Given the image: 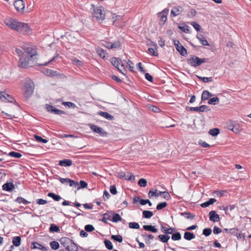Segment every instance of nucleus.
Masks as SVG:
<instances>
[{
    "label": "nucleus",
    "instance_id": "nucleus-1",
    "mask_svg": "<svg viewBox=\"0 0 251 251\" xmlns=\"http://www.w3.org/2000/svg\"><path fill=\"white\" fill-rule=\"evenodd\" d=\"M4 23L8 27L22 34L28 33L30 30L27 24L17 21L12 18L5 19Z\"/></svg>",
    "mask_w": 251,
    "mask_h": 251
},
{
    "label": "nucleus",
    "instance_id": "nucleus-2",
    "mask_svg": "<svg viewBox=\"0 0 251 251\" xmlns=\"http://www.w3.org/2000/svg\"><path fill=\"white\" fill-rule=\"evenodd\" d=\"M34 89L33 82L30 79L26 80L24 83V93L26 99H28L33 94Z\"/></svg>",
    "mask_w": 251,
    "mask_h": 251
},
{
    "label": "nucleus",
    "instance_id": "nucleus-3",
    "mask_svg": "<svg viewBox=\"0 0 251 251\" xmlns=\"http://www.w3.org/2000/svg\"><path fill=\"white\" fill-rule=\"evenodd\" d=\"M32 58L28 56L23 55L22 57L19 58V67L22 68H26L28 67H30V61Z\"/></svg>",
    "mask_w": 251,
    "mask_h": 251
},
{
    "label": "nucleus",
    "instance_id": "nucleus-4",
    "mask_svg": "<svg viewBox=\"0 0 251 251\" xmlns=\"http://www.w3.org/2000/svg\"><path fill=\"white\" fill-rule=\"evenodd\" d=\"M1 102L14 103L16 102L15 99L5 91H1Z\"/></svg>",
    "mask_w": 251,
    "mask_h": 251
},
{
    "label": "nucleus",
    "instance_id": "nucleus-5",
    "mask_svg": "<svg viewBox=\"0 0 251 251\" xmlns=\"http://www.w3.org/2000/svg\"><path fill=\"white\" fill-rule=\"evenodd\" d=\"M187 111H196V112H205L210 110L209 106L206 105H202L199 107H189L186 106L185 108Z\"/></svg>",
    "mask_w": 251,
    "mask_h": 251
},
{
    "label": "nucleus",
    "instance_id": "nucleus-6",
    "mask_svg": "<svg viewBox=\"0 0 251 251\" xmlns=\"http://www.w3.org/2000/svg\"><path fill=\"white\" fill-rule=\"evenodd\" d=\"M90 128L93 131L100 134L101 136L106 137L107 136V133L100 127H99L95 125L90 124Z\"/></svg>",
    "mask_w": 251,
    "mask_h": 251
},
{
    "label": "nucleus",
    "instance_id": "nucleus-7",
    "mask_svg": "<svg viewBox=\"0 0 251 251\" xmlns=\"http://www.w3.org/2000/svg\"><path fill=\"white\" fill-rule=\"evenodd\" d=\"M111 64L115 67L121 73L125 74V73L120 69L119 65H121V67H124V65L122 63L121 59L119 58L113 57L110 59Z\"/></svg>",
    "mask_w": 251,
    "mask_h": 251
},
{
    "label": "nucleus",
    "instance_id": "nucleus-8",
    "mask_svg": "<svg viewBox=\"0 0 251 251\" xmlns=\"http://www.w3.org/2000/svg\"><path fill=\"white\" fill-rule=\"evenodd\" d=\"M46 107L47 110L50 113H53L56 115H60L62 114H65V112L61 110L55 108L53 106L46 104Z\"/></svg>",
    "mask_w": 251,
    "mask_h": 251
},
{
    "label": "nucleus",
    "instance_id": "nucleus-9",
    "mask_svg": "<svg viewBox=\"0 0 251 251\" xmlns=\"http://www.w3.org/2000/svg\"><path fill=\"white\" fill-rule=\"evenodd\" d=\"M101 8L96 7L94 9L93 15L97 20H103L105 19V15L102 13Z\"/></svg>",
    "mask_w": 251,
    "mask_h": 251
},
{
    "label": "nucleus",
    "instance_id": "nucleus-10",
    "mask_svg": "<svg viewBox=\"0 0 251 251\" xmlns=\"http://www.w3.org/2000/svg\"><path fill=\"white\" fill-rule=\"evenodd\" d=\"M191 57L190 58L187 59V63L191 66L194 67L200 66V58L195 55H191Z\"/></svg>",
    "mask_w": 251,
    "mask_h": 251
},
{
    "label": "nucleus",
    "instance_id": "nucleus-11",
    "mask_svg": "<svg viewBox=\"0 0 251 251\" xmlns=\"http://www.w3.org/2000/svg\"><path fill=\"white\" fill-rule=\"evenodd\" d=\"M118 177L120 178H125V179L130 181H134L135 180L134 175L130 173L126 174L123 172H120L118 173Z\"/></svg>",
    "mask_w": 251,
    "mask_h": 251
},
{
    "label": "nucleus",
    "instance_id": "nucleus-12",
    "mask_svg": "<svg viewBox=\"0 0 251 251\" xmlns=\"http://www.w3.org/2000/svg\"><path fill=\"white\" fill-rule=\"evenodd\" d=\"M183 11L184 8L180 6L173 7L171 12V16L176 17L180 14Z\"/></svg>",
    "mask_w": 251,
    "mask_h": 251
},
{
    "label": "nucleus",
    "instance_id": "nucleus-13",
    "mask_svg": "<svg viewBox=\"0 0 251 251\" xmlns=\"http://www.w3.org/2000/svg\"><path fill=\"white\" fill-rule=\"evenodd\" d=\"M14 5L17 11L23 12L25 8V2L23 0H16L14 1Z\"/></svg>",
    "mask_w": 251,
    "mask_h": 251
},
{
    "label": "nucleus",
    "instance_id": "nucleus-14",
    "mask_svg": "<svg viewBox=\"0 0 251 251\" xmlns=\"http://www.w3.org/2000/svg\"><path fill=\"white\" fill-rule=\"evenodd\" d=\"M59 180L62 183H69V185L70 186H79V183L77 182H75L74 180L71 179L69 178H61L59 177Z\"/></svg>",
    "mask_w": 251,
    "mask_h": 251
},
{
    "label": "nucleus",
    "instance_id": "nucleus-15",
    "mask_svg": "<svg viewBox=\"0 0 251 251\" xmlns=\"http://www.w3.org/2000/svg\"><path fill=\"white\" fill-rule=\"evenodd\" d=\"M3 155H6L11 157L15 158H20L22 156V155L18 152L12 151H10V152H9L8 153H7L6 152H4L3 151H1V156Z\"/></svg>",
    "mask_w": 251,
    "mask_h": 251
},
{
    "label": "nucleus",
    "instance_id": "nucleus-16",
    "mask_svg": "<svg viewBox=\"0 0 251 251\" xmlns=\"http://www.w3.org/2000/svg\"><path fill=\"white\" fill-rule=\"evenodd\" d=\"M210 221L215 223L219 222L220 220L219 215L216 213L215 211L212 210L209 213Z\"/></svg>",
    "mask_w": 251,
    "mask_h": 251
},
{
    "label": "nucleus",
    "instance_id": "nucleus-17",
    "mask_svg": "<svg viewBox=\"0 0 251 251\" xmlns=\"http://www.w3.org/2000/svg\"><path fill=\"white\" fill-rule=\"evenodd\" d=\"M24 50V54L25 56H28L30 57H33L36 54V52L35 51L33 50L29 47H25L23 48Z\"/></svg>",
    "mask_w": 251,
    "mask_h": 251
},
{
    "label": "nucleus",
    "instance_id": "nucleus-18",
    "mask_svg": "<svg viewBox=\"0 0 251 251\" xmlns=\"http://www.w3.org/2000/svg\"><path fill=\"white\" fill-rule=\"evenodd\" d=\"M72 240L66 237H62L60 240L61 244L62 245L66 250L68 248L70 244L72 243Z\"/></svg>",
    "mask_w": 251,
    "mask_h": 251
},
{
    "label": "nucleus",
    "instance_id": "nucleus-19",
    "mask_svg": "<svg viewBox=\"0 0 251 251\" xmlns=\"http://www.w3.org/2000/svg\"><path fill=\"white\" fill-rule=\"evenodd\" d=\"M2 188L4 191L10 192L14 189V185L13 182H6L2 186Z\"/></svg>",
    "mask_w": 251,
    "mask_h": 251
},
{
    "label": "nucleus",
    "instance_id": "nucleus-20",
    "mask_svg": "<svg viewBox=\"0 0 251 251\" xmlns=\"http://www.w3.org/2000/svg\"><path fill=\"white\" fill-rule=\"evenodd\" d=\"M58 164L61 166L69 167L72 165V161L69 159H64L60 160Z\"/></svg>",
    "mask_w": 251,
    "mask_h": 251
},
{
    "label": "nucleus",
    "instance_id": "nucleus-21",
    "mask_svg": "<svg viewBox=\"0 0 251 251\" xmlns=\"http://www.w3.org/2000/svg\"><path fill=\"white\" fill-rule=\"evenodd\" d=\"M31 248L32 249H39L42 251H47L48 249V248L43 246L37 242H33L32 246H31Z\"/></svg>",
    "mask_w": 251,
    "mask_h": 251
},
{
    "label": "nucleus",
    "instance_id": "nucleus-22",
    "mask_svg": "<svg viewBox=\"0 0 251 251\" xmlns=\"http://www.w3.org/2000/svg\"><path fill=\"white\" fill-rule=\"evenodd\" d=\"M197 38L203 46H209L207 41L201 34H198L197 35Z\"/></svg>",
    "mask_w": 251,
    "mask_h": 251
},
{
    "label": "nucleus",
    "instance_id": "nucleus-23",
    "mask_svg": "<svg viewBox=\"0 0 251 251\" xmlns=\"http://www.w3.org/2000/svg\"><path fill=\"white\" fill-rule=\"evenodd\" d=\"M176 48L177 51L179 52L181 55L185 56L187 54L186 49L181 44L177 46V47H176Z\"/></svg>",
    "mask_w": 251,
    "mask_h": 251
},
{
    "label": "nucleus",
    "instance_id": "nucleus-24",
    "mask_svg": "<svg viewBox=\"0 0 251 251\" xmlns=\"http://www.w3.org/2000/svg\"><path fill=\"white\" fill-rule=\"evenodd\" d=\"M231 126L232 128H230V130L234 133H238L241 131V128L240 125L238 124H236L234 122H231Z\"/></svg>",
    "mask_w": 251,
    "mask_h": 251
},
{
    "label": "nucleus",
    "instance_id": "nucleus-25",
    "mask_svg": "<svg viewBox=\"0 0 251 251\" xmlns=\"http://www.w3.org/2000/svg\"><path fill=\"white\" fill-rule=\"evenodd\" d=\"M213 95L210 93L207 90H204L201 95V100H206L209 99V98L212 97Z\"/></svg>",
    "mask_w": 251,
    "mask_h": 251
},
{
    "label": "nucleus",
    "instance_id": "nucleus-26",
    "mask_svg": "<svg viewBox=\"0 0 251 251\" xmlns=\"http://www.w3.org/2000/svg\"><path fill=\"white\" fill-rule=\"evenodd\" d=\"M98 115L109 120H113L114 119L113 116H112L111 114L106 112L99 111L98 113Z\"/></svg>",
    "mask_w": 251,
    "mask_h": 251
},
{
    "label": "nucleus",
    "instance_id": "nucleus-27",
    "mask_svg": "<svg viewBox=\"0 0 251 251\" xmlns=\"http://www.w3.org/2000/svg\"><path fill=\"white\" fill-rule=\"evenodd\" d=\"M143 229L146 231H149L153 233H156L158 231L155 226L152 225H144L143 226Z\"/></svg>",
    "mask_w": 251,
    "mask_h": 251
},
{
    "label": "nucleus",
    "instance_id": "nucleus-28",
    "mask_svg": "<svg viewBox=\"0 0 251 251\" xmlns=\"http://www.w3.org/2000/svg\"><path fill=\"white\" fill-rule=\"evenodd\" d=\"M216 201V200L214 198H210L207 201L201 203V206L202 207L205 208L208 206H209L211 204H213Z\"/></svg>",
    "mask_w": 251,
    "mask_h": 251
},
{
    "label": "nucleus",
    "instance_id": "nucleus-29",
    "mask_svg": "<svg viewBox=\"0 0 251 251\" xmlns=\"http://www.w3.org/2000/svg\"><path fill=\"white\" fill-rule=\"evenodd\" d=\"M195 238V235L193 232L186 231L184 234V238L185 240L190 241Z\"/></svg>",
    "mask_w": 251,
    "mask_h": 251
},
{
    "label": "nucleus",
    "instance_id": "nucleus-30",
    "mask_svg": "<svg viewBox=\"0 0 251 251\" xmlns=\"http://www.w3.org/2000/svg\"><path fill=\"white\" fill-rule=\"evenodd\" d=\"M21 238L20 236H15L13 238L12 243L14 246L19 247L21 244Z\"/></svg>",
    "mask_w": 251,
    "mask_h": 251
},
{
    "label": "nucleus",
    "instance_id": "nucleus-31",
    "mask_svg": "<svg viewBox=\"0 0 251 251\" xmlns=\"http://www.w3.org/2000/svg\"><path fill=\"white\" fill-rule=\"evenodd\" d=\"M72 242L66 250L68 251H77L78 247L77 245L73 241Z\"/></svg>",
    "mask_w": 251,
    "mask_h": 251
},
{
    "label": "nucleus",
    "instance_id": "nucleus-32",
    "mask_svg": "<svg viewBox=\"0 0 251 251\" xmlns=\"http://www.w3.org/2000/svg\"><path fill=\"white\" fill-rule=\"evenodd\" d=\"M49 231L50 232H59L60 231V228L57 225L52 224L50 225Z\"/></svg>",
    "mask_w": 251,
    "mask_h": 251
},
{
    "label": "nucleus",
    "instance_id": "nucleus-33",
    "mask_svg": "<svg viewBox=\"0 0 251 251\" xmlns=\"http://www.w3.org/2000/svg\"><path fill=\"white\" fill-rule=\"evenodd\" d=\"M158 238L163 243H167L170 239V236L166 234H161L158 236Z\"/></svg>",
    "mask_w": 251,
    "mask_h": 251
},
{
    "label": "nucleus",
    "instance_id": "nucleus-34",
    "mask_svg": "<svg viewBox=\"0 0 251 251\" xmlns=\"http://www.w3.org/2000/svg\"><path fill=\"white\" fill-rule=\"evenodd\" d=\"M48 196L51 198L54 201H58L62 199V198L58 195H56L53 193L50 192L48 194Z\"/></svg>",
    "mask_w": 251,
    "mask_h": 251
},
{
    "label": "nucleus",
    "instance_id": "nucleus-35",
    "mask_svg": "<svg viewBox=\"0 0 251 251\" xmlns=\"http://www.w3.org/2000/svg\"><path fill=\"white\" fill-rule=\"evenodd\" d=\"M180 214L181 216L185 217L186 218L190 220H193L195 217V215L192 214L191 213L189 212L180 213Z\"/></svg>",
    "mask_w": 251,
    "mask_h": 251
},
{
    "label": "nucleus",
    "instance_id": "nucleus-36",
    "mask_svg": "<svg viewBox=\"0 0 251 251\" xmlns=\"http://www.w3.org/2000/svg\"><path fill=\"white\" fill-rule=\"evenodd\" d=\"M96 52L102 58L105 57L106 51L101 48H98L96 49Z\"/></svg>",
    "mask_w": 251,
    "mask_h": 251
},
{
    "label": "nucleus",
    "instance_id": "nucleus-37",
    "mask_svg": "<svg viewBox=\"0 0 251 251\" xmlns=\"http://www.w3.org/2000/svg\"><path fill=\"white\" fill-rule=\"evenodd\" d=\"M208 133L212 136H216L220 133V129L218 128H214L210 129Z\"/></svg>",
    "mask_w": 251,
    "mask_h": 251
},
{
    "label": "nucleus",
    "instance_id": "nucleus-38",
    "mask_svg": "<svg viewBox=\"0 0 251 251\" xmlns=\"http://www.w3.org/2000/svg\"><path fill=\"white\" fill-rule=\"evenodd\" d=\"M153 216V213L151 211L144 210L143 211V217L145 218L149 219Z\"/></svg>",
    "mask_w": 251,
    "mask_h": 251
},
{
    "label": "nucleus",
    "instance_id": "nucleus-39",
    "mask_svg": "<svg viewBox=\"0 0 251 251\" xmlns=\"http://www.w3.org/2000/svg\"><path fill=\"white\" fill-rule=\"evenodd\" d=\"M15 201L18 202L19 203H24L25 204L30 203V201H27L24 198L21 197H18V198H17V199L15 200Z\"/></svg>",
    "mask_w": 251,
    "mask_h": 251
},
{
    "label": "nucleus",
    "instance_id": "nucleus-40",
    "mask_svg": "<svg viewBox=\"0 0 251 251\" xmlns=\"http://www.w3.org/2000/svg\"><path fill=\"white\" fill-rule=\"evenodd\" d=\"M219 99L217 97H216L210 99L208 101V103L209 104L215 105L219 103Z\"/></svg>",
    "mask_w": 251,
    "mask_h": 251
},
{
    "label": "nucleus",
    "instance_id": "nucleus-41",
    "mask_svg": "<svg viewBox=\"0 0 251 251\" xmlns=\"http://www.w3.org/2000/svg\"><path fill=\"white\" fill-rule=\"evenodd\" d=\"M104 243L105 246V247L109 250H111L113 248V246L112 245V242L108 240V239H105L104 240Z\"/></svg>",
    "mask_w": 251,
    "mask_h": 251
},
{
    "label": "nucleus",
    "instance_id": "nucleus-42",
    "mask_svg": "<svg viewBox=\"0 0 251 251\" xmlns=\"http://www.w3.org/2000/svg\"><path fill=\"white\" fill-rule=\"evenodd\" d=\"M122 220V217L118 213H114L113 215L112 221L114 223H117Z\"/></svg>",
    "mask_w": 251,
    "mask_h": 251
},
{
    "label": "nucleus",
    "instance_id": "nucleus-43",
    "mask_svg": "<svg viewBox=\"0 0 251 251\" xmlns=\"http://www.w3.org/2000/svg\"><path fill=\"white\" fill-rule=\"evenodd\" d=\"M111 238L119 243H122L123 241V237L120 235H113L111 236Z\"/></svg>",
    "mask_w": 251,
    "mask_h": 251
},
{
    "label": "nucleus",
    "instance_id": "nucleus-44",
    "mask_svg": "<svg viewBox=\"0 0 251 251\" xmlns=\"http://www.w3.org/2000/svg\"><path fill=\"white\" fill-rule=\"evenodd\" d=\"M158 16L160 17V19L159 22V24L160 25H163L167 20V16L165 15L158 14Z\"/></svg>",
    "mask_w": 251,
    "mask_h": 251
},
{
    "label": "nucleus",
    "instance_id": "nucleus-45",
    "mask_svg": "<svg viewBox=\"0 0 251 251\" xmlns=\"http://www.w3.org/2000/svg\"><path fill=\"white\" fill-rule=\"evenodd\" d=\"M181 239V234L179 232H176L172 235V239L174 241L179 240Z\"/></svg>",
    "mask_w": 251,
    "mask_h": 251
},
{
    "label": "nucleus",
    "instance_id": "nucleus-46",
    "mask_svg": "<svg viewBox=\"0 0 251 251\" xmlns=\"http://www.w3.org/2000/svg\"><path fill=\"white\" fill-rule=\"evenodd\" d=\"M50 246L52 250H56L59 248V244L58 242L53 241L50 242Z\"/></svg>",
    "mask_w": 251,
    "mask_h": 251
},
{
    "label": "nucleus",
    "instance_id": "nucleus-47",
    "mask_svg": "<svg viewBox=\"0 0 251 251\" xmlns=\"http://www.w3.org/2000/svg\"><path fill=\"white\" fill-rule=\"evenodd\" d=\"M157 190H155V191H152L151 190L149 193H148V196L150 198H152V197L153 196H155L156 197H158L159 195H160L159 194V193H157Z\"/></svg>",
    "mask_w": 251,
    "mask_h": 251
},
{
    "label": "nucleus",
    "instance_id": "nucleus-48",
    "mask_svg": "<svg viewBox=\"0 0 251 251\" xmlns=\"http://www.w3.org/2000/svg\"><path fill=\"white\" fill-rule=\"evenodd\" d=\"M159 194L160 195H162L163 198L166 199V200H169L171 199L170 195L167 191H164V192L160 191Z\"/></svg>",
    "mask_w": 251,
    "mask_h": 251
},
{
    "label": "nucleus",
    "instance_id": "nucleus-49",
    "mask_svg": "<svg viewBox=\"0 0 251 251\" xmlns=\"http://www.w3.org/2000/svg\"><path fill=\"white\" fill-rule=\"evenodd\" d=\"M128 226L130 228L138 229L140 227L139 225L136 222H130L128 224Z\"/></svg>",
    "mask_w": 251,
    "mask_h": 251
},
{
    "label": "nucleus",
    "instance_id": "nucleus-50",
    "mask_svg": "<svg viewBox=\"0 0 251 251\" xmlns=\"http://www.w3.org/2000/svg\"><path fill=\"white\" fill-rule=\"evenodd\" d=\"M167 203L166 202H161L159 203L156 206V209L158 210H161L166 207Z\"/></svg>",
    "mask_w": 251,
    "mask_h": 251
},
{
    "label": "nucleus",
    "instance_id": "nucleus-51",
    "mask_svg": "<svg viewBox=\"0 0 251 251\" xmlns=\"http://www.w3.org/2000/svg\"><path fill=\"white\" fill-rule=\"evenodd\" d=\"M138 184L142 187H145L147 184V181L145 178H140L138 182Z\"/></svg>",
    "mask_w": 251,
    "mask_h": 251
},
{
    "label": "nucleus",
    "instance_id": "nucleus-52",
    "mask_svg": "<svg viewBox=\"0 0 251 251\" xmlns=\"http://www.w3.org/2000/svg\"><path fill=\"white\" fill-rule=\"evenodd\" d=\"M34 137L35 139V140L39 142H42L43 143H46L48 142V140L47 139H43V138L38 135H34Z\"/></svg>",
    "mask_w": 251,
    "mask_h": 251
},
{
    "label": "nucleus",
    "instance_id": "nucleus-53",
    "mask_svg": "<svg viewBox=\"0 0 251 251\" xmlns=\"http://www.w3.org/2000/svg\"><path fill=\"white\" fill-rule=\"evenodd\" d=\"M178 28L185 33H189L190 32L189 26L188 25H186V26H180L179 25L178 26Z\"/></svg>",
    "mask_w": 251,
    "mask_h": 251
},
{
    "label": "nucleus",
    "instance_id": "nucleus-54",
    "mask_svg": "<svg viewBox=\"0 0 251 251\" xmlns=\"http://www.w3.org/2000/svg\"><path fill=\"white\" fill-rule=\"evenodd\" d=\"M199 79L201 80H202L203 82L207 83L208 82L212 81V77H201V76H198Z\"/></svg>",
    "mask_w": 251,
    "mask_h": 251
},
{
    "label": "nucleus",
    "instance_id": "nucleus-55",
    "mask_svg": "<svg viewBox=\"0 0 251 251\" xmlns=\"http://www.w3.org/2000/svg\"><path fill=\"white\" fill-rule=\"evenodd\" d=\"M212 232V230L210 228H205L202 231V234L205 236H209Z\"/></svg>",
    "mask_w": 251,
    "mask_h": 251
},
{
    "label": "nucleus",
    "instance_id": "nucleus-56",
    "mask_svg": "<svg viewBox=\"0 0 251 251\" xmlns=\"http://www.w3.org/2000/svg\"><path fill=\"white\" fill-rule=\"evenodd\" d=\"M121 47V43L119 41H117L110 45L111 48L118 49Z\"/></svg>",
    "mask_w": 251,
    "mask_h": 251
},
{
    "label": "nucleus",
    "instance_id": "nucleus-57",
    "mask_svg": "<svg viewBox=\"0 0 251 251\" xmlns=\"http://www.w3.org/2000/svg\"><path fill=\"white\" fill-rule=\"evenodd\" d=\"M79 184H80V186H78L77 190L86 188L87 186V185H88L86 181H85L84 180H82L80 181Z\"/></svg>",
    "mask_w": 251,
    "mask_h": 251
},
{
    "label": "nucleus",
    "instance_id": "nucleus-58",
    "mask_svg": "<svg viewBox=\"0 0 251 251\" xmlns=\"http://www.w3.org/2000/svg\"><path fill=\"white\" fill-rule=\"evenodd\" d=\"M191 25L193 26L197 31H200L201 29V26L196 22H192Z\"/></svg>",
    "mask_w": 251,
    "mask_h": 251
},
{
    "label": "nucleus",
    "instance_id": "nucleus-59",
    "mask_svg": "<svg viewBox=\"0 0 251 251\" xmlns=\"http://www.w3.org/2000/svg\"><path fill=\"white\" fill-rule=\"evenodd\" d=\"M62 104L64 106H67L69 107L75 108L76 107L75 104L70 101H65L62 102Z\"/></svg>",
    "mask_w": 251,
    "mask_h": 251
},
{
    "label": "nucleus",
    "instance_id": "nucleus-60",
    "mask_svg": "<svg viewBox=\"0 0 251 251\" xmlns=\"http://www.w3.org/2000/svg\"><path fill=\"white\" fill-rule=\"evenodd\" d=\"M146 204H148L149 206H151L152 203L149 200H144L141 199L140 200V204L142 205H146Z\"/></svg>",
    "mask_w": 251,
    "mask_h": 251
},
{
    "label": "nucleus",
    "instance_id": "nucleus-61",
    "mask_svg": "<svg viewBox=\"0 0 251 251\" xmlns=\"http://www.w3.org/2000/svg\"><path fill=\"white\" fill-rule=\"evenodd\" d=\"M84 228L87 232H91L95 230L94 227L91 225H86Z\"/></svg>",
    "mask_w": 251,
    "mask_h": 251
},
{
    "label": "nucleus",
    "instance_id": "nucleus-62",
    "mask_svg": "<svg viewBox=\"0 0 251 251\" xmlns=\"http://www.w3.org/2000/svg\"><path fill=\"white\" fill-rule=\"evenodd\" d=\"M110 192L113 195H115L117 194V191L115 185H113L110 187Z\"/></svg>",
    "mask_w": 251,
    "mask_h": 251
},
{
    "label": "nucleus",
    "instance_id": "nucleus-63",
    "mask_svg": "<svg viewBox=\"0 0 251 251\" xmlns=\"http://www.w3.org/2000/svg\"><path fill=\"white\" fill-rule=\"evenodd\" d=\"M148 51L149 53L151 54L154 56H157L158 55V53L157 52H155L154 50V49L152 48H149L148 49Z\"/></svg>",
    "mask_w": 251,
    "mask_h": 251
},
{
    "label": "nucleus",
    "instance_id": "nucleus-64",
    "mask_svg": "<svg viewBox=\"0 0 251 251\" xmlns=\"http://www.w3.org/2000/svg\"><path fill=\"white\" fill-rule=\"evenodd\" d=\"M196 13L197 11L195 9H191L188 13V16L189 17H193L196 15Z\"/></svg>",
    "mask_w": 251,
    "mask_h": 251
}]
</instances>
